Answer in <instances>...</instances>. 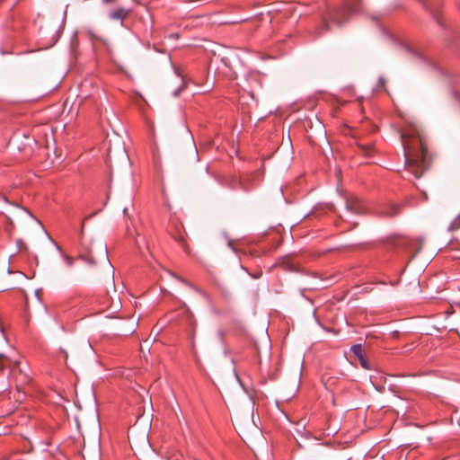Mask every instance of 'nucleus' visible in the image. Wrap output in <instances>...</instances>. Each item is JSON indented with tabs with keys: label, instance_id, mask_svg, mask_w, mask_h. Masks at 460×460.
Instances as JSON below:
<instances>
[{
	"label": "nucleus",
	"instance_id": "1",
	"mask_svg": "<svg viewBox=\"0 0 460 460\" xmlns=\"http://www.w3.org/2000/svg\"><path fill=\"white\" fill-rule=\"evenodd\" d=\"M404 156L405 168L415 178H420L429 169L432 156L429 153L426 137L417 128L401 135Z\"/></svg>",
	"mask_w": 460,
	"mask_h": 460
},
{
	"label": "nucleus",
	"instance_id": "2",
	"mask_svg": "<svg viewBox=\"0 0 460 460\" xmlns=\"http://www.w3.org/2000/svg\"><path fill=\"white\" fill-rule=\"evenodd\" d=\"M362 0H346L344 7L330 11L323 20L322 31H330L332 24L341 26L347 20L349 13L360 10Z\"/></svg>",
	"mask_w": 460,
	"mask_h": 460
},
{
	"label": "nucleus",
	"instance_id": "3",
	"mask_svg": "<svg viewBox=\"0 0 460 460\" xmlns=\"http://www.w3.org/2000/svg\"><path fill=\"white\" fill-rule=\"evenodd\" d=\"M80 258L90 264L96 265L98 263H110L108 258V250L102 242H92L85 247V252L80 254Z\"/></svg>",
	"mask_w": 460,
	"mask_h": 460
},
{
	"label": "nucleus",
	"instance_id": "4",
	"mask_svg": "<svg viewBox=\"0 0 460 460\" xmlns=\"http://www.w3.org/2000/svg\"><path fill=\"white\" fill-rule=\"evenodd\" d=\"M4 369H9L11 375L16 379V381L22 384L30 381L29 376L20 367L19 361L12 360L4 354H0V371H4Z\"/></svg>",
	"mask_w": 460,
	"mask_h": 460
},
{
	"label": "nucleus",
	"instance_id": "5",
	"mask_svg": "<svg viewBox=\"0 0 460 460\" xmlns=\"http://www.w3.org/2000/svg\"><path fill=\"white\" fill-rule=\"evenodd\" d=\"M257 176L258 172H253L239 177V180H236L235 181L236 183H239L240 189L243 191L248 192L255 187Z\"/></svg>",
	"mask_w": 460,
	"mask_h": 460
},
{
	"label": "nucleus",
	"instance_id": "6",
	"mask_svg": "<svg viewBox=\"0 0 460 460\" xmlns=\"http://www.w3.org/2000/svg\"><path fill=\"white\" fill-rule=\"evenodd\" d=\"M322 382L326 389L332 391L339 384V378L326 372L322 376Z\"/></svg>",
	"mask_w": 460,
	"mask_h": 460
},
{
	"label": "nucleus",
	"instance_id": "7",
	"mask_svg": "<svg viewBox=\"0 0 460 460\" xmlns=\"http://www.w3.org/2000/svg\"><path fill=\"white\" fill-rule=\"evenodd\" d=\"M346 206L349 210L354 213H362L364 211L362 201L357 197H352L348 199Z\"/></svg>",
	"mask_w": 460,
	"mask_h": 460
},
{
	"label": "nucleus",
	"instance_id": "8",
	"mask_svg": "<svg viewBox=\"0 0 460 460\" xmlns=\"http://www.w3.org/2000/svg\"><path fill=\"white\" fill-rule=\"evenodd\" d=\"M129 13V10L119 7L110 13V18L112 20L123 21Z\"/></svg>",
	"mask_w": 460,
	"mask_h": 460
},
{
	"label": "nucleus",
	"instance_id": "9",
	"mask_svg": "<svg viewBox=\"0 0 460 460\" xmlns=\"http://www.w3.org/2000/svg\"><path fill=\"white\" fill-rule=\"evenodd\" d=\"M460 228V216L455 217L447 227L449 232L456 231Z\"/></svg>",
	"mask_w": 460,
	"mask_h": 460
},
{
	"label": "nucleus",
	"instance_id": "10",
	"mask_svg": "<svg viewBox=\"0 0 460 460\" xmlns=\"http://www.w3.org/2000/svg\"><path fill=\"white\" fill-rule=\"evenodd\" d=\"M358 146H359V148L362 149L364 155H371V154L374 150V146L372 144L359 145Z\"/></svg>",
	"mask_w": 460,
	"mask_h": 460
},
{
	"label": "nucleus",
	"instance_id": "11",
	"mask_svg": "<svg viewBox=\"0 0 460 460\" xmlns=\"http://www.w3.org/2000/svg\"><path fill=\"white\" fill-rule=\"evenodd\" d=\"M236 180H239V178H232L228 182H227V186L231 189V190H238L240 189V185L239 183H236Z\"/></svg>",
	"mask_w": 460,
	"mask_h": 460
},
{
	"label": "nucleus",
	"instance_id": "12",
	"mask_svg": "<svg viewBox=\"0 0 460 460\" xmlns=\"http://www.w3.org/2000/svg\"><path fill=\"white\" fill-rule=\"evenodd\" d=\"M400 208L397 205H392L390 210L386 212L388 217H394L399 213Z\"/></svg>",
	"mask_w": 460,
	"mask_h": 460
},
{
	"label": "nucleus",
	"instance_id": "13",
	"mask_svg": "<svg viewBox=\"0 0 460 460\" xmlns=\"http://www.w3.org/2000/svg\"><path fill=\"white\" fill-rule=\"evenodd\" d=\"M353 352L359 358L362 356V346L360 344L354 345L352 347Z\"/></svg>",
	"mask_w": 460,
	"mask_h": 460
},
{
	"label": "nucleus",
	"instance_id": "14",
	"mask_svg": "<svg viewBox=\"0 0 460 460\" xmlns=\"http://www.w3.org/2000/svg\"><path fill=\"white\" fill-rule=\"evenodd\" d=\"M181 282L184 283L185 285L190 287L191 288H193L194 290H196L197 292L200 293V294H203L201 292V290H199V288H197L195 286H193L190 282L180 278V277H176Z\"/></svg>",
	"mask_w": 460,
	"mask_h": 460
},
{
	"label": "nucleus",
	"instance_id": "15",
	"mask_svg": "<svg viewBox=\"0 0 460 460\" xmlns=\"http://www.w3.org/2000/svg\"><path fill=\"white\" fill-rule=\"evenodd\" d=\"M360 365L365 369H370V366L367 362V360L364 358V356H360L359 358Z\"/></svg>",
	"mask_w": 460,
	"mask_h": 460
},
{
	"label": "nucleus",
	"instance_id": "16",
	"mask_svg": "<svg viewBox=\"0 0 460 460\" xmlns=\"http://www.w3.org/2000/svg\"><path fill=\"white\" fill-rule=\"evenodd\" d=\"M63 257H64V260H65L66 264L67 266H69V267H70V266H72V265H73V263H74V261H75V259H74L73 257L68 256V255H66V254H64V255H63Z\"/></svg>",
	"mask_w": 460,
	"mask_h": 460
},
{
	"label": "nucleus",
	"instance_id": "17",
	"mask_svg": "<svg viewBox=\"0 0 460 460\" xmlns=\"http://www.w3.org/2000/svg\"><path fill=\"white\" fill-rule=\"evenodd\" d=\"M177 242H179L182 245V247L184 249H187L186 240H185V237L183 235H180L177 238Z\"/></svg>",
	"mask_w": 460,
	"mask_h": 460
},
{
	"label": "nucleus",
	"instance_id": "18",
	"mask_svg": "<svg viewBox=\"0 0 460 460\" xmlns=\"http://www.w3.org/2000/svg\"><path fill=\"white\" fill-rule=\"evenodd\" d=\"M61 353L63 354L64 360L66 361L68 355L65 349H61Z\"/></svg>",
	"mask_w": 460,
	"mask_h": 460
},
{
	"label": "nucleus",
	"instance_id": "19",
	"mask_svg": "<svg viewBox=\"0 0 460 460\" xmlns=\"http://www.w3.org/2000/svg\"><path fill=\"white\" fill-rule=\"evenodd\" d=\"M87 35L91 38V39H95V35L91 31H86Z\"/></svg>",
	"mask_w": 460,
	"mask_h": 460
},
{
	"label": "nucleus",
	"instance_id": "20",
	"mask_svg": "<svg viewBox=\"0 0 460 460\" xmlns=\"http://www.w3.org/2000/svg\"><path fill=\"white\" fill-rule=\"evenodd\" d=\"M116 0H103L104 3H107V4H110V3H113L115 2Z\"/></svg>",
	"mask_w": 460,
	"mask_h": 460
},
{
	"label": "nucleus",
	"instance_id": "21",
	"mask_svg": "<svg viewBox=\"0 0 460 460\" xmlns=\"http://www.w3.org/2000/svg\"><path fill=\"white\" fill-rule=\"evenodd\" d=\"M123 214H124L125 216H128V208H125L123 209Z\"/></svg>",
	"mask_w": 460,
	"mask_h": 460
},
{
	"label": "nucleus",
	"instance_id": "22",
	"mask_svg": "<svg viewBox=\"0 0 460 460\" xmlns=\"http://www.w3.org/2000/svg\"><path fill=\"white\" fill-rule=\"evenodd\" d=\"M423 197H424V199L427 200L428 199V197H427V194L425 192H423Z\"/></svg>",
	"mask_w": 460,
	"mask_h": 460
},
{
	"label": "nucleus",
	"instance_id": "23",
	"mask_svg": "<svg viewBox=\"0 0 460 460\" xmlns=\"http://www.w3.org/2000/svg\"><path fill=\"white\" fill-rule=\"evenodd\" d=\"M172 37L178 38V35L177 34H172Z\"/></svg>",
	"mask_w": 460,
	"mask_h": 460
}]
</instances>
